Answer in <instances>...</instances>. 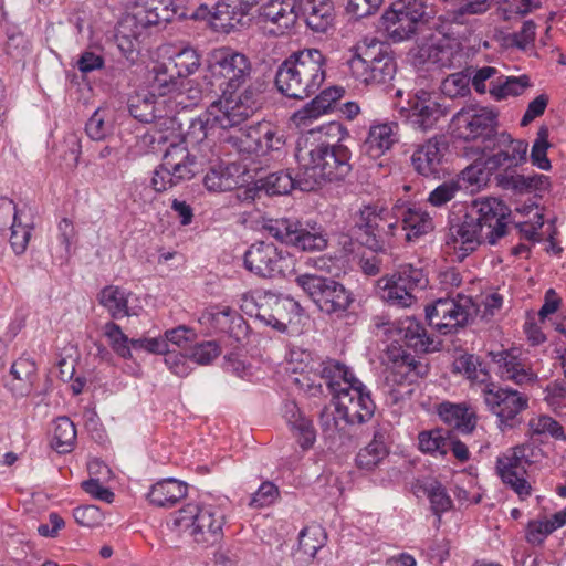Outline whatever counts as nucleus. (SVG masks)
I'll return each mask as SVG.
<instances>
[{
	"label": "nucleus",
	"instance_id": "f257e3e1",
	"mask_svg": "<svg viewBox=\"0 0 566 566\" xmlns=\"http://www.w3.org/2000/svg\"><path fill=\"white\" fill-rule=\"evenodd\" d=\"M510 209L496 198H478L467 208L463 219L449 228L446 243L462 261L482 243L495 245L509 234Z\"/></svg>",
	"mask_w": 566,
	"mask_h": 566
},
{
	"label": "nucleus",
	"instance_id": "f03ea898",
	"mask_svg": "<svg viewBox=\"0 0 566 566\" xmlns=\"http://www.w3.org/2000/svg\"><path fill=\"white\" fill-rule=\"evenodd\" d=\"M350 155L348 147L339 143L298 138L295 159L300 165L302 191L314 190L322 182L344 180L352 171Z\"/></svg>",
	"mask_w": 566,
	"mask_h": 566
},
{
	"label": "nucleus",
	"instance_id": "7ed1b4c3",
	"mask_svg": "<svg viewBox=\"0 0 566 566\" xmlns=\"http://www.w3.org/2000/svg\"><path fill=\"white\" fill-rule=\"evenodd\" d=\"M336 400V411L347 423H365L374 416L376 405L366 386L339 361H328L322 370Z\"/></svg>",
	"mask_w": 566,
	"mask_h": 566
},
{
	"label": "nucleus",
	"instance_id": "20e7f679",
	"mask_svg": "<svg viewBox=\"0 0 566 566\" xmlns=\"http://www.w3.org/2000/svg\"><path fill=\"white\" fill-rule=\"evenodd\" d=\"M325 56L317 49L292 54L277 69L275 85L289 98L304 99L316 93L325 80Z\"/></svg>",
	"mask_w": 566,
	"mask_h": 566
},
{
	"label": "nucleus",
	"instance_id": "39448f33",
	"mask_svg": "<svg viewBox=\"0 0 566 566\" xmlns=\"http://www.w3.org/2000/svg\"><path fill=\"white\" fill-rule=\"evenodd\" d=\"M251 74L249 57L223 46L209 53L202 83L207 94L232 95L251 80Z\"/></svg>",
	"mask_w": 566,
	"mask_h": 566
},
{
	"label": "nucleus",
	"instance_id": "423d86ee",
	"mask_svg": "<svg viewBox=\"0 0 566 566\" xmlns=\"http://www.w3.org/2000/svg\"><path fill=\"white\" fill-rule=\"evenodd\" d=\"M348 66L356 81L366 86L387 85L397 72L391 52L384 43L375 40L359 43L348 61Z\"/></svg>",
	"mask_w": 566,
	"mask_h": 566
},
{
	"label": "nucleus",
	"instance_id": "0eeeda50",
	"mask_svg": "<svg viewBox=\"0 0 566 566\" xmlns=\"http://www.w3.org/2000/svg\"><path fill=\"white\" fill-rule=\"evenodd\" d=\"M172 527L188 533L198 544L211 546L222 537L223 515L210 505L189 503L175 513Z\"/></svg>",
	"mask_w": 566,
	"mask_h": 566
},
{
	"label": "nucleus",
	"instance_id": "6e6552de",
	"mask_svg": "<svg viewBox=\"0 0 566 566\" xmlns=\"http://www.w3.org/2000/svg\"><path fill=\"white\" fill-rule=\"evenodd\" d=\"M295 283L327 315L340 317L354 302L353 293L333 277L304 273Z\"/></svg>",
	"mask_w": 566,
	"mask_h": 566
},
{
	"label": "nucleus",
	"instance_id": "1a4fd4ad",
	"mask_svg": "<svg viewBox=\"0 0 566 566\" xmlns=\"http://www.w3.org/2000/svg\"><path fill=\"white\" fill-rule=\"evenodd\" d=\"M355 228L360 244L374 252L387 253L396 243L398 222L377 206H364L356 216Z\"/></svg>",
	"mask_w": 566,
	"mask_h": 566
},
{
	"label": "nucleus",
	"instance_id": "9d476101",
	"mask_svg": "<svg viewBox=\"0 0 566 566\" xmlns=\"http://www.w3.org/2000/svg\"><path fill=\"white\" fill-rule=\"evenodd\" d=\"M264 229L281 243L300 251L316 252L327 247V237L316 222L281 218L269 220Z\"/></svg>",
	"mask_w": 566,
	"mask_h": 566
},
{
	"label": "nucleus",
	"instance_id": "9b49d317",
	"mask_svg": "<svg viewBox=\"0 0 566 566\" xmlns=\"http://www.w3.org/2000/svg\"><path fill=\"white\" fill-rule=\"evenodd\" d=\"M428 280L422 269L403 264L390 276L377 281L378 293L385 302L399 307H409L416 302L415 291L424 289Z\"/></svg>",
	"mask_w": 566,
	"mask_h": 566
},
{
	"label": "nucleus",
	"instance_id": "f8f14e48",
	"mask_svg": "<svg viewBox=\"0 0 566 566\" xmlns=\"http://www.w3.org/2000/svg\"><path fill=\"white\" fill-rule=\"evenodd\" d=\"M434 15L424 0H398L384 14L387 31L397 41L409 39Z\"/></svg>",
	"mask_w": 566,
	"mask_h": 566
},
{
	"label": "nucleus",
	"instance_id": "ddd939ff",
	"mask_svg": "<svg viewBox=\"0 0 566 566\" xmlns=\"http://www.w3.org/2000/svg\"><path fill=\"white\" fill-rule=\"evenodd\" d=\"M244 268L264 279L286 276L293 272L291 255L271 242L259 241L249 247L243 256Z\"/></svg>",
	"mask_w": 566,
	"mask_h": 566
},
{
	"label": "nucleus",
	"instance_id": "4468645a",
	"mask_svg": "<svg viewBox=\"0 0 566 566\" xmlns=\"http://www.w3.org/2000/svg\"><path fill=\"white\" fill-rule=\"evenodd\" d=\"M454 135L463 140L492 142L496 133L497 113L480 105L461 108L452 118Z\"/></svg>",
	"mask_w": 566,
	"mask_h": 566
},
{
	"label": "nucleus",
	"instance_id": "2eb2a0df",
	"mask_svg": "<svg viewBox=\"0 0 566 566\" xmlns=\"http://www.w3.org/2000/svg\"><path fill=\"white\" fill-rule=\"evenodd\" d=\"M482 394L485 405L497 417L502 430L520 424L518 415L528 407L527 396L511 388H496L493 384L486 385Z\"/></svg>",
	"mask_w": 566,
	"mask_h": 566
},
{
	"label": "nucleus",
	"instance_id": "dca6fc26",
	"mask_svg": "<svg viewBox=\"0 0 566 566\" xmlns=\"http://www.w3.org/2000/svg\"><path fill=\"white\" fill-rule=\"evenodd\" d=\"M474 305L470 297L439 298L434 304L427 306L426 316L429 324L442 334L457 332L472 317Z\"/></svg>",
	"mask_w": 566,
	"mask_h": 566
},
{
	"label": "nucleus",
	"instance_id": "f3484780",
	"mask_svg": "<svg viewBox=\"0 0 566 566\" xmlns=\"http://www.w3.org/2000/svg\"><path fill=\"white\" fill-rule=\"evenodd\" d=\"M188 17L181 0H138L134 12L126 17L124 24L146 29Z\"/></svg>",
	"mask_w": 566,
	"mask_h": 566
},
{
	"label": "nucleus",
	"instance_id": "a211bd4d",
	"mask_svg": "<svg viewBox=\"0 0 566 566\" xmlns=\"http://www.w3.org/2000/svg\"><path fill=\"white\" fill-rule=\"evenodd\" d=\"M400 113L413 128L427 132L446 115V109L437 96L420 90L408 98L407 106L400 107Z\"/></svg>",
	"mask_w": 566,
	"mask_h": 566
},
{
	"label": "nucleus",
	"instance_id": "6ab92c4d",
	"mask_svg": "<svg viewBox=\"0 0 566 566\" xmlns=\"http://www.w3.org/2000/svg\"><path fill=\"white\" fill-rule=\"evenodd\" d=\"M490 356L497 364L503 379L513 381L517 386L534 385L537 381L538 376L532 364L516 350L491 352Z\"/></svg>",
	"mask_w": 566,
	"mask_h": 566
},
{
	"label": "nucleus",
	"instance_id": "aec40b11",
	"mask_svg": "<svg viewBox=\"0 0 566 566\" xmlns=\"http://www.w3.org/2000/svg\"><path fill=\"white\" fill-rule=\"evenodd\" d=\"M302 311L298 302L292 297L270 294L265 296V303L258 305L255 317L265 325L272 326L279 332H284L287 323L291 322L290 315L300 316Z\"/></svg>",
	"mask_w": 566,
	"mask_h": 566
},
{
	"label": "nucleus",
	"instance_id": "412c9836",
	"mask_svg": "<svg viewBox=\"0 0 566 566\" xmlns=\"http://www.w3.org/2000/svg\"><path fill=\"white\" fill-rule=\"evenodd\" d=\"M492 149L499 151L485 160V168L496 170L502 166L516 167L526 161L528 144L522 139H513L507 133H500L492 139Z\"/></svg>",
	"mask_w": 566,
	"mask_h": 566
},
{
	"label": "nucleus",
	"instance_id": "4be33fe9",
	"mask_svg": "<svg viewBox=\"0 0 566 566\" xmlns=\"http://www.w3.org/2000/svg\"><path fill=\"white\" fill-rule=\"evenodd\" d=\"M496 471L502 482L510 486L520 497L531 495L532 486L527 482L526 467L512 448L497 457Z\"/></svg>",
	"mask_w": 566,
	"mask_h": 566
},
{
	"label": "nucleus",
	"instance_id": "5701e85b",
	"mask_svg": "<svg viewBox=\"0 0 566 566\" xmlns=\"http://www.w3.org/2000/svg\"><path fill=\"white\" fill-rule=\"evenodd\" d=\"M219 98L213 101L208 107L210 120L212 125H217L221 129H238L252 115L249 114L247 107H242L232 95H218Z\"/></svg>",
	"mask_w": 566,
	"mask_h": 566
},
{
	"label": "nucleus",
	"instance_id": "b1692460",
	"mask_svg": "<svg viewBox=\"0 0 566 566\" xmlns=\"http://www.w3.org/2000/svg\"><path fill=\"white\" fill-rule=\"evenodd\" d=\"M387 355L392 363L386 377L387 380L395 384H401L402 381L413 382L418 377H423L428 373V365L416 360L401 346L397 347L392 344L388 348Z\"/></svg>",
	"mask_w": 566,
	"mask_h": 566
},
{
	"label": "nucleus",
	"instance_id": "393cba45",
	"mask_svg": "<svg viewBox=\"0 0 566 566\" xmlns=\"http://www.w3.org/2000/svg\"><path fill=\"white\" fill-rule=\"evenodd\" d=\"M261 17L275 27H264L269 34L282 35L293 28L298 19L297 0H270L261 8Z\"/></svg>",
	"mask_w": 566,
	"mask_h": 566
},
{
	"label": "nucleus",
	"instance_id": "a878e982",
	"mask_svg": "<svg viewBox=\"0 0 566 566\" xmlns=\"http://www.w3.org/2000/svg\"><path fill=\"white\" fill-rule=\"evenodd\" d=\"M447 148L443 136H434L419 145L411 156L415 170L426 177L438 175Z\"/></svg>",
	"mask_w": 566,
	"mask_h": 566
},
{
	"label": "nucleus",
	"instance_id": "bb28decb",
	"mask_svg": "<svg viewBox=\"0 0 566 566\" xmlns=\"http://www.w3.org/2000/svg\"><path fill=\"white\" fill-rule=\"evenodd\" d=\"M398 142V124L396 122L376 123L369 127L367 137L361 144V151L371 159L385 155Z\"/></svg>",
	"mask_w": 566,
	"mask_h": 566
},
{
	"label": "nucleus",
	"instance_id": "cd10ccee",
	"mask_svg": "<svg viewBox=\"0 0 566 566\" xmlns=\"http://www.w3.org/2000/svg\"><path fill=\"white\" fill-rule=\"evenodd\" d=\"M298 17L314 32L324 33L333 24L334 7L331 0H297Z\"/></svg>",
	"mask_w": 566,
	"mask_h": 566
},
{
	"label": "nucleus",
	"instance_id": "c85d7f7f",
	"mask_svg": "<svg viewBox=\"0 0 566 566\" xmlns=\"http://www.w3.org/2000/svg\"><path fill=\"white\" fill-rule=\"evenodd\" d=\"M163 158L178 184L190 180L198 171L196 157L185 144L169 145Z\"/></svg>",
	"mask_w": 566,
	"mask_h": 566
},
{
	"label": "nucleus",
	"instance_id": "c756f323",
	"mask_svg": "<svg viewBox=\"0 0 566 566\" xmlns=\"http://www.w3.org/2000/svg\"><path fill=\"white\" fill-rule=\"evenodd\" d=\"M270 123L259 122L249 127H240L226 137V142L235 148L240 154L253 156L255 150H260L261 137L269 139Z\"/></svg>",
	"mask_w": 566,
	"mask_h": 566
},
{
	"label": "nucleus",
	"instance_id": "7c9ffc66",
	"mask_svg": "<svg viewBox=\"0 0 566 566\" xmlns=\"http://www.w3.org/2000/svg\"><path fill=\"white\" fill-rule=\"evenodd\" d=\"M387 430L384 427H376L371 441L359 450L356 455V464L361 470L371 471L389 454L387 446Z\"/></svg>",
	"mask_w": 566,
	"mask_h": 566
},
{
	"label": "nucleus",
	"instance_id": "2f4dec72",
	"mask_svg": "<svg viewBox=\"0 0 566 566\" xmlns=\"http://www.w3.org/2000/svg\"><path fill=\"white\" fill-rule=\"evenodd\" d=\"M35 374L36 366L34 361L29 358L21 357L11 366L10 375L12 376V379L7 384V387L14 396H28L33 389Z\"/></svg>",
	"mask_w": 566,
	"mask_h": 566
},
{
	"label": "nucleus",
	"instance_id": "473e14b6",
	"mask_svg": "<svg viewBox=\"0 0 566 566\" xmlns=\"http://www.w3.org/2000/svg\"><path fill=\"white\" fill-rule=\"evenodd\" d=\"M188 486L176 479H165L154 484L148 493L149 502L158 507H169L186 497Z\"/></svg>",
	"mask_w": 566,
	"mask_h": 566
},
{
	"label": "nucleus",
	"instance_id": "72a5a7b5",
	"mask_svg": "<svg viewBox=\"0 0 566 566\" xmlns=\"http://www.w3.org/2000/svg\"><path fill=\"white\" fill-rule=\"evenodd\" d=\"M400 340L415 352L428 353L434 348L433 340L427 335L424 327L413 317L400 321L397 327Z\"/></svg>",
	"mask_w": 566,
	"mask_h": 566
},
{
	"label": "nucleus",
	"instance_id": "f704fd0d",
	"mask_svg": "<svg viewBox=\"0 0 566 566\" xmlns=\"http://www.w3.org/2000/svg\"><path fill=\"white\" fill-rule=\"evenodd\" d=\"M402 230L408 242H415L433 230V221L428 212L420 208L409 207L401 212Z\"/></svg>",
	"mask_w": 566,
	"mask_h": 566
},
{
	"label": "nucleus",
	"instance_id": "c9c22d12",
	"mask_svg": "<svg viewBox=\"0 0 566 566\" xmlns=\"http://www.w3.org/2000/svg\"><path fill=\"white\" fill-rule=\"evenodd\" d=\"M439 416L446 423L462 433H471L476 426L475 412L465 405L441 403Z\"/></svg>",
	"mask_w": 566,
	"mask_h": 566
},
{
	"label": "nucleus",
	"instance_id": "e433bc0d",
	"mask_svg": "<svg viewBox=\"0 0 566 566\" xmlns=\"http://www.w3.org/2000/svg\"><path fill=\"white\" fill-rule=\"evenodd\" d=\"M284 417L291 429L297 434L300 446L305 450L313 447L316 440V431L312 421L303 416L295 402L285 405Z\"/></svg>",
	"mask_w": 566,
	"mask_h": 566
},
{
	"label": "nucleus",
	"instance_id": "4c0bfd02",
	"mask_svg": "<svg viewBox=\"0 0 566 566\" xmlns=\"http://www.w3.org/2000/svg\"><path fill=\"white\" fill-rule=\"evenodd\" d=\"M284 417L291 429L297 434L300 446L305 450L313 447L316 440V431L312 421L303 416L295 402L285 405Z\"/></svg>",
	"mask_w": 566,
	"mask_h": 566
},
{
	"label": "nucleus",
	"instance_id": "58836bf2",
	"mask_svg": "<svg viewBox=\"0 0 566 566\" xmlns=\"http://www.w3.org/2000/svg\"><path fill=\"white\" fill-rule=\"evenodd\" d=\"M298 179L300 165L297 164V172L295 176H292L289 170H279L260 178L256 184L258 188L264 190L268 195L281 196L290 193L295 188L302 190Z\"/></svg>",
	"mask_w": 566,
	"mask_h": 566
},
{
	"label": "nucleus",
	"instance_id": "ea45409f",
	"mask_svg": "<svg viewBox=\"0 0 566 566\" xmlns=\"http://www.w3.org/2000/svg\"><path fill=\"white\" fill-rule=\"evenodd\" d=\"M129 114L142 123L149 124L159 112L165 111L164 101L156 98L154 93L136 94L128 99Z\"/></svg>",
	"mask_w": 566,
	"mask_h": 566
},
{
	"label": "nucleus",
	"instance_id": "a19ab883",
	"mask_svg": "<svg viewBox=\"0 0 566 566\" xmlns=\"http://www.w3.org/2000/svg\"><path fill=\"white\" fill-rule=\"evenodd\" d=\"M450 430L436 428L418 434V449L432 457H444L450 449Z\"/></svg>",
	"mask_w": 566,
	"mask_h": 566
},
{
	"label": "nucleus",
	"instance_id": "79ce46f5",
	"mask_svg": "<svg viewBox=\"0 0 566 566\" xmlns=\"http://www.w3.org/2000/svg\"><path fill=\"white\" fill-rule=\"evenodd\" d=\"M132 293L118 286H106L99 293V303L109 312L113 318H122L134 315L128 307V298Z\"/></svg>",
	"mask_w": 566,
	"mask_h": 566
},
{
	"label": "nucleus",
	"instance_id": "37998d69",
	"mask_svg": "<svg viewBox=\"0 0 566 566\" xmlns=\"http://www.w3.org/2000/svg\"><path fill=\"white\" fill-rule=\"evenodd\" d=\"M151 93L164 96L178 88L179 77L168 63H158L149 72Z\"/></svg>",
	"mask_w": 566,
	"mask_h": 566
},
{
	"label": "nucleus",
	"instance_id": "c03bdc74",
	"mask_svg": "<svg viewBox=\"0 0 566 566\" xmlns=\"http://www.w3.org/2000/svg\"><path fill=\"white\" fill-rule=\"evenodd\" d=\"M528 86L531 83L526 75L518 77L501 75L496 81L491 82L489 92L494 99L502 101L509 96L521 95Z\"/></svg>",
	"mask_w": 566,
	"mask_h": 566
},
{
	"label": "nucleus",
	"instance_id": "a18cd8bd",
	"mask_svg": "<svg viewBox=\"0 0 566 566\" xmlns=\"http://www.w3.org/2000/svg\"><path fill=\"white\" fill-rule=\"evenodd\" d=\"M149 124H153L154 142L156 140L159 144L170 143V145L180 144V125L174 116L167 115L165 111L159 112Z\"/></svg>",
	"mask_w": 566,
	"mask_h": 566
},
{
	"label": "nucleus",
	"instance_id": "49530a36",
	"mask_svg": "<svg viewBox=\"0 0 566 566\" xmlns=\"http://www.w3.org/2000/svg\"><path fill=\"white\" fill-rule=\"evenodd\" d=\"M76 440V429L67 417H59L54 421L51 447L59 453L70 452Z\"/></svg>",
	"mask_w": 566,
	"mask_h": 566
},
{
	"label": "nucleus",
	"instance_id": "de8ad7c7",
	"mask_svg": "<svg viewBox=\"0 0 566 566\" xmlns=\"http://www.w3.org/2000/svg\"><path fill=\"white\" fill-rule=\"evenodd\" d=\"M2 208L6 209L7 211L13 210V221L10 227V244L15 254H23L27 250L28 243L31 238L32 227L28 224H22L19 221L17 208L13 205V201L6 200L2 205Z\"/></svg>",
	"mask_w": 566,
	"mask_h": 566
},
{
	"label": "nucleus",
	"instance_id": "09e8293b",
	"mask_svg": "<svg viewBox=\"0 0 566 566\" xmlns=\"http://www.w3.org/2000/svg\"><path fill=\"white\" fill-rule=\"evenodd\" d=\"M269 139L261 137V149L255 150L253 156L261 165L269 166L271 160H279L283 156L284 140L277 135L276 129L270 124Z\"/></svg>",
	"mask_w": 566,
	"mask_h": 566
},
{
	"label": "nucleus",
	"instance_id": "8fccbe9b",
	"mask_svg": "<svg viewBox=\"0 0 566 566\" xmlns=\"http://www.w3.org/2000/svg\"><path fill=\"white\" fill-rule=\"evenodd\" d=\"M168 64L179 78L193 74L200 66V57L196 50L186 48L172 56Z\"/></svg>",
	"mask_w": 566,
	"mask_h": 566
},
{
	"label": "nucleus",
	"instance_id": "3c124183",
	"mask_svg": "<svg viewBox=\"0 0 566 566\" xmlns=\"http://www.w3.org/2000/svg\"><path fill=\"white\" fill-rule=\"evenodd\" d=\"M217 125H212L210 115L207 112L205 115L199 116L190 122L188 130L185 134L184 142L188 145L197 146L209 139L213 135Z\"/></svg>",
	"mask_w": 566,
	"mask_h": 566
},
{
	"label": "nucleus",
	"instance_id": "603ef678",
	"mask_svg": "<svg viewBox=\"0 0 566 566\" xmlns=\"http://www.w3.org/2000/svg\"><path fill=\"white\" fill-rule=\"evenodd\" d=\"M433 514L438 516V522L441 521V514L452 507V500L447 493L446 488L438 481H431L423 486Z\"/></svg>",
	"mask_w": 566,
	"mask_h": 566
},
{
	"label": "nucleus",
	"instance_id": "864d4df0",
	"mask_svg": "<svg viewBox=\"0 0 566 566\" xmlns=\"http://www.w3.org/2000/svg\"><path fill=\"white\" fill-rule=\"evenodd\" d=\"M259 0H219L216 6V15L219 19H226L231 23L239 22L241 17L247 14L251 7Z\"/></svg>",
	"mask_w": 566,
	"mask_h": 566
},
{
	"label": "nucleus",
	"instance_id": "5fc2aeb1",
	"mask_svg": "<svg viewBox=\"0 0 566 566\" xmlns=\"http://www.w3.org/2000/svg\"><path fill=\"white\" fill-rule=\"evenodd\" d=\"M528 428L531 436H548L556 440H566V434L560 423L546 415L531 418Z\"/></svg>",
	"mask_w": 566,
	"mask_h": 566
},
{
	"label": "nucleus",
	"instance_id": "6e6d98bb",
	"mask_svg": "<svg viewBox=\"0 0 566 566\" xmlns=\"http://www.w3.org/2000/svg\"><path fill=\"white\" fill-rule=\"evenodd\" d=\"M324 545V532L318 526L305 527L298 535V552L308 558H314Z\"/></svg>",
	"mask_w": 566,
	"mask_h": 566
},
{
	"label": "nucleus",
	"instance_id": "4d7b16f0",
	"mask_svg": "<svg viewBox=\"0 0 566 566\" xmlns=\"http://www.w3.org/2000/svg\"><path fill=\"white\" fill-rule=\"evenodd\" d=\"M333 105L321 92L314 99L307 103L302 109L297 111L293 118L297 125H306L307 120L319 117L323 114L328 113Z\"/></svg>",
	"mask_w": 566,
	"mask_h": 566
},
{
	"label": "nucleus",
	"instance_id": "13d9d810",
	"mask_svg": "<svg viewBox=\"0 0 566 566\" xmlns=\"http://www.w3.org/2000/svg\"><path fill=\"white\" fill-rule=\"evenodd\" d=\"M104 334L108 338L112 349L120 357H132L130 339L125 335L119 325L108 322L104 326Z\"/></svg>",
	"mask_w": 566,
	"mask_h": 566
},
{
	"label": "nucleus",
	"instance_id": "bf43d9fd",
	"mask_svg": "<svg viewBox=\"0 0 566 566\" xmlns=\"http://www.w3.org/2000/svg\"><path fill=\"white\" fill-rule=\"evenodd\" d=\"M59 244L55 248L57 259L61 263L67 262L71 256V244L76 235L75 228L69 219H62L57 226Z\"/></svg>",
	"mask_w": 566,
	"mask_h": 566
},
{
	"label": "nucleus",
	"instance_id": "052dcab7",
	"mask_svg": "<svg viewBox=\"0 0 566 566\" xmlns=\"http://www.w3.org/2000/svg\"><path fill=\"white\" fill-rule=\"evenodd\" d=\"M470 81L471 74L468 72H457L443 80L441 90L443 94L452 98L465 96L470 93Z\"/></svg>",
	"mask_w": 566,
	"mask_h": 566
},
{
	"label": "nucleus",
	"instance_id": "680f3d73",
	"mask_svg": "<svg viewBox=\"0 0 566 566\" xmlns=\"http://www.w3.org/2000/svg\"><path fill=\"white\" fill-rule=\"evenodd\" d=\"M3 51L14 63L24 62L31 51L29 40L22 33L8 35Z\"/></svg>",
	"mask_w": 566,
	"mask_h": 566
},
{
	"label": "nucleus",
	"instance_id": "e2e57ef3",
	"mask_svg": "<svg viewBox=\"0 0 566 566\" xmlns=\"http://www.w3.org/2000/svg\"><path fill=\"white\" fill-rule=\"evenodd\" d=\"M206 188L210 191H227L234 187L235 181L221 166L212 167L203 178Z\"/></svg>",
	"mask_w": 566,
	"mask_h": 566
},
{
	"label": "nucleus",
	"instance_id": "0e129e2a",
	"mask_svg": "<svg viewBox=\"0 0 566 566\" xmlns=\"http://www.w3.org/2000/svg\"><path fill=\"white\" fill-rule=\"evenodd\" d=\"M219 355L220 347L213 340L199 343L187 352L188 359L198 365H209Z\"/></svg>",
	"mask_w": 566,
	"mask_h": 566
},
{
	"label": "nucleus",
	"instance_id": "69168bd1",
	"mask_svg": "<svg viewBox=\"0 0 566 566\" xmlns=\"http://www.w3.org/2000/svg\"><path fill=\"white\" fill-rule=\"evenodd\" d=\"M548 130L545 127L539 128L537 133V138L535 139L532 150H531V160L533 165L537 166L542 170L551 169V161L547 158V148H548Z\"/></svg>",
	"mask_w": 566,
	"mask_h": 566
},
{
	"label": "nucleus",
	"instance_id": "338daca9",
	"mask_svg": "<svg viewBox=\"0 0 566 566\" xmlns=\"http://www.w3.org/2000/svg\"><path fill=\"white\" fill-rule=\"evenodd\" d=\"M461 187L458 181H446L436 187L428 196L427 201L432 207H442L451 201Z\"/></svg>",
	"mask_w": 566,
	"mask_h": 566
},
{
	"label": "nucleus",
	"instance_id": "774afa93",
	"mask_svg": "<svg viewBox=\"0 0 566 566\" xmlns=\"http://www.w3.org/2000/svg\"><path fill=\"white\" fill-rule=\"evenodd\" d=\"M241 323L242 317L229 306H222L211 313V323L216 329L222 333L232 334L233 323Z\"/></svg>",
	"mask_w": 566,
	"mask_h": 566
}]
</instances>
